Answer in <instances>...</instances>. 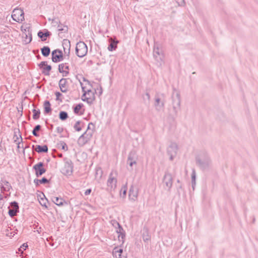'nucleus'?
Returning a JSON list of instances; mask_svg holds the SVG:
<instances>
[{
    "mask_svg": "<svg viewBox=\"0 0 258 258\" xmlns=\"http://www.w3.org/2000/svg\"><path fill=\"white\" fill-rule=\"evenodd\" d=\"M64 64L63 69H65L67 70H69V66L67 65V63H62Z\"/></svg>",
    "mask_w": 258,
    "mask_h": 258,
    "instance_id": "5fc2aeb1",
    "label": "nucleus"
},
{
    "mask_svg": "<svg viewBox=\"0 0 258 258\" xmlns=\"http://www.w3.org/2000/svg\"><path fill=\"white\" fill-rule=\"evenodd\" d=\"M52 23L58 24V22L57 21H56L55 19H53L52 20Z\"/></svg>",
    "mask_w": 258,
    "mask_h": 258,
    "instance_id": "052dcab7",
    "label": "nucleus"
},
{
    "mask_svg": "<svg viewBox=\"0 0 258 258\" xmlns=\"http://www.w3.org/2000/svg\"><path fill=\"white\" fill-rule=\"evenodd\" d=\"M76 54L79 57L85 56L88 52V47L83 41L78 42L76 46Z\"/></svg>",
    "mask_w": 258,
    "mask_h": 258,
    "instance_id": "f03ea898",
    "label": "nucleus"
},
{
    "mask_svg": "<svg viewBox=\"0 0 258 258\" xmlns=\"http://www.w3.org/2000/svg\"><path fill=\"white\" fill-rule=\"evenodd\" d=\"M165 94L157 93L155 96V107L157 111H160L165 105Z\"/></svg>",
    "mask_w": 258,
    "mask_h": 258,
    "instance_id": "39448f33",
    "label": "nucleus"
},
{
    "mask_svg": "<svg viewBox=\"0 0 258 258\" xmlns=\"http://www.w3.org/2000/svg\"><path fill=\"white\" fill-rule=\"evenodd\" d=\"M17 144H18V147H17L18 148H20L21 147V146H20L21 143L19 142Z\"/></svg>",
    "mask_w": 258,
    "mask_h": 258,
    "instance_id": "680f3d73",
    "label": "nucleus"
},
{
    "mask_svg": "<svg viewBox=\"0 0 258 258\" xmlns=\"http://www.w3.org/2000/svg\"><path fill=\"white\" fill-rule=\"evenodd\" d=\"M122 194L123 195V196H125L126 194V189H124L123 191H122Z\"/></svg>",
    "mask_w": 258,
    "mask_h": 258,
    "instance_id": "4d7b16f0",
    "label": "nucleus"
},
{
    "mask_svg": "<svg viewBox=\"0 0 258 258\" xmlns=\"http://www.w3.org/2000/svg\"><path fill=\"white\" fill-rule=\"evenodd\" d=\"M38 36L41 39V41H45L47 39V37H49L51 35V33L47 29L44 31L40 30L37 33Z\"/></svg>",
    "mask_w": 258,
    "mask_h": 258,
    "instance_id": "6ab92c4d",
    "label": "nucleus"
},
{
    "mask_svg": "<svg viewBox=\"0 0 258 258\" xmlns=\"http://www.w3.org/2000/svg\"><path fill=\"white\" fill-rule=\"evenodd\" d=\"M138 190L137 187H134V186L132 185L130 188L129 190V198L130 200L135 201L138 198Z\"/></svg>",
    "mask_w": 258,
    "mask_h": 258,
    "instance_id": "f3484780",
    "label": "nucleus"
},
{
    "mask_svg": "<svg viewBox=\"0 0 258 258\" xmlns=\"http://www.w3.org/2000/svg\"><path fill=\"white\" fill-rule=\"evenodd\" d=\"M55 95L56 97V100H59V97L62 96V94L61 93H60L59 92H56L55 93Z\"/></svg>",
    "mask_w": 258,
    "mask_h": 258,
    "instance_id": "49530a36",
    "label": "nucleus"
},
{
    "mask_svg": "<svg viewBox=\"0 0 258 258\" xmlns=\"http://www.w3.org/2000/svg\"><path fill=\"white\" fill-rule=\"evenodd\" d=\"M41 51L42 55L44 57H47L50 53V49L47 46H43L41 48Z\"/></svg>",
    "mask_w": 258,
    "mask_h": 258,
    "instance_id": "cd10ccee",
    "label": "nucleus"
},
{
    "mask_svg": "<svg viewBox=\"0 0 258 258\" xmlns=\"http://www.w3.org/2000/svg\"><path fill=\"white\" fill-rule=\"evenodd\" d=\"M127 164L131 166V167H132L133 166V165L134 164H137V162L136 161H127Z\"/></svg>",
    "mask_w": 258,
    "mask_h": 258,
    "instance_id": "09e8293b",
    "label": "nucleus"
},
{
    "mask_svg": "<svg viewBox=\"0 0 258 258\" xmlns=\"http://www.w3.org/2000/svg\"><path fill=\"white\" fill-rule=\"evenodd\" d=\"M43 166L44 163L42 162H40L33 166V169L35 170L36 177H40L45 173L46 170Z\"/></svg>",
    "mask_w": 258,
    "mask_h": 258,
    "instance_id": "4468645a",
    "label": "nucleus"
},
{
    "mask_svg": "<svg viewBox=\"0 0 258 258\" xmlns=\"http://www.w3.org/2000/svg\"><path fill=\"white\" fill-rule=\"evenodd\" d=\"M38 67L42 70V73L45 76H49L50 71L52 69L50 65L47 64V61H43L38 64Z\"/></svg>",
    "mask_w": 258,
    "mask_h": 258,
    "instance_id": "2eb2a0df",
    "label": "nucleus"
},
{
    "mask_svg": "<svg viewBox=\"0 0 258 258\" xmlns=\"http://www.w3.org/2000/svg\"><path fill=\"white\" fill-rule=\"evenodd\" d=\"M41 126L39 124L36 125L32 131V134L36 137H39V134L37 132L41 130Z\"/></svg>",
    "mask_w": 258,
    "mask_h": 258,
    "instance_id": "72a5a7b5",
    "label": "nucleus"
},
{
    "mask_svg": "<svg viewBox=\"0 0 258 258\" xmlns=\"http://www.w3.org/2000/svg\"><path fill=\"white\" fill-rule=\"evenodd\" d=\"M12 18L16 22H21L24 20V13L21 9H15L13 10Z\"/></svg>",
    "mask_w": 258,
    "mask_h": 258,
    "instance_id": "6e6552de",
    "label": "nucleus"
},
{
    "mask_svg": "<svg viewBox=\"0 0 258 258\" xmlns=\"http://www.w3.org/2000/svg\"><path fill=\"white\" fill-rule=\"evenodd\" d=\"M8 209V214L9 216L12 218L16 216L17 213L19 212V204L18 202L16 201L11 202Z\"/></svg>",
    "mask_w": 258,
    "mask_h": 258,
    "instance_id": "9d476101",
    "label": "nucleus"
},
{
    "mask_svg": "<svg viewBox=\"0 0 258 258\" xmlns=\"http://www.w3.org/2000/svg\"><path fill=\"white\" fill-rule=\"evenodd\" d=\"M3 199V196L0 194V200H2Z\"/></svg>",
    "mask_w": 258,
    "mask_h": 258,
    "instance_id": "e2e57ef3",
    "label": "nucleus"
},
{
    "mask_svg": "<svg viewBox=\"0 0 258 258\" xmlns=\"http://www.w3.org/2000/svg\"><path fill=\"white\" fill-rule=\"evenodd\" d=\"M112 222L113 226L116 229V230L117 229V228H118L121 226V225L115 220L112 221Z\"/></svg>",
    "mask_w": 258,
    "mask_h": 258,
    "instance_id": "a19ab883",
    "label": "nucleus"
},
{
    "mask_svg": "<svg viewBox=\"0 0 258 258\" xmlns=\"http://www.w3.org/2000/svg\"><path fill=\"white\" fill-rule=\"evenodd\" d=\"M39 180H40V181H39V183H40L41 184H43L49 183V182H50V180L47 179L45 177H42L41 179H39Z\"/></svg>",
    "mask_w": 258,
    "mask_h": 258,
    "instance_id": "58836bf2",
    "label": "nucleus"
},
{
    "mask_svg": "<svg viewBox=\"0 0 258 258\" xmlns=\"http://www.w3.org/2000/svg\"><path fill=\"white\" fill-rule=\"evenodd\" d=\"M137 156L135 151H131L128 156L127 161H136Z\"/></svg>",
    "mask_w": 258,
    "mask_h": 258,
    "instance_id": "2f4dec72",
    "label": "nucleus"
},
{
    "mask_svg": "<svg viewBox=\"0 0 258 258\" xmlns=\"http://www.w3.org/2000/svg\"><path fill=\"white\" fill-rule=\"evenodd\" d=\"M45 123L47 124V127L48 130H52L53 125L52 124H49L47 122V121H45Z\"/></svg>",
    "mask_w": 258,
    "mask_h": 258,
    "instance_id": "c03bdc74",
    "label": "nucleus"
},
{
    "mask_svg": "<svg viewBox=\"0 0 258 258\" xmlns=\"http://www.w3.org/2000/svg\"><path fill=\"white\" fill-rule=\"evenodd\" d=\"M163 183L164 188L168 191H170L173 183V177L172 174L168 171H166L163 178Z\"/></svg>",
    "mask_w": 258,
    "mask_h": 258,
    "instance_id": "423d86ee",
    "label": "nucleus"
},
{
    "mask_svg": "<svg viewBox=\"0 0 258 258\" xmlns=\"http://www.w3.org/2000/svg\"><path fill=\"white\" fill-rule=\"evenodd\" d=\"M35 150L38 153H47L48 149L46 145L43 146L36 145Z\"/></svg>",
    "mask_w": 258,
    "mask_h": 258,
    "instance_id": "5701e85b",
    "label": "nucleus"
},
{
    "mask_svg": "<svg viewBox=\"0 0 258 258\" xmlns=\"http://www.w3.org/2000/svg\"><path fill=\"white\" fill-rule=\"evenodd\" d=\"M32 35L31 34H30V36L29 37V40L28 42H26V43H30L31 41H32Z\"/></svg>",
    "mask_w": 258,
    "mask_h": 258,
    "instance_id": "6e6d98bb",
    "label": "nucleus"
},
{
    "mask_svg": "<svg viewBox=\"0 0 258 258\" xmlns=\"http://www.w3.org/2000/svg\"><path fill=\"white\" fill-rule=\"evenodd\" d=\"M56 131L58 133H61L63 132V129L62 127L58 126L56 128Z\"/></svg>",
    "mask_w": 258,
    "mask_h": 258,
    "instance_id": "603ef678",
    "label": "nucleus"
},
{
    "mask_svg": "<svg viewBox=\"0 0 258 258\" xmlns=\"http://www.w3.org/2000/svg\"><path fill=\"white\" fill-rule=\"evenodd\" d=\"M33 112V119L34 120H37L40 117V111L39 109L36 110L35 109H33L32 110Z\"/></svg>",
    "mask_w": 258,
    "mask_h": 258,
    "instance_id": "473e14b6",
    "label": "nucleus"
},
{
    "mask_svg": "<svg viewBox=\"0 0 258 258\" xmlns=\"http://www.w3.org/2000/svg\"><path fill=\"white\" fill-rule=\"evenodd\" d=\"M144 100L147 99L148 101L150 100V95L148 92H146L144 97Z\"/></svg>",
    "mask_w": 258,
    "mask_h": 258,
    "instance_id": "a18cd8bd",
    "label": "nucleus"
},
{
    "mask_svg": "<svg viewBox=\"0 0 258 258\" xmlns=\"http://www.w3.org/2000/svg\"><path fill=\"white\" fill-rule=\"evenodd\" d=\"M92 136V134H87L86 131L83 134H82L78 139V144L80 147L84 146L87 144L90 140Z\"/></svg>",
    "mask_w": 258,
    "mask_h": 258,
    "instance_id": "f8f14e48",
    "label": "nucleus"
},
{
    "mask_svg": "<svg viewBox=\"0 0 258 258\" xmlns=\"http://www.w3.org/2000/svg\"><path fill=\"white\" fill-rule=\"evenodd\" d=\"M90 125H93V123H92V122H90V123H89L88 124V127H87V130H88L90 128Z\"/></svg>",
    "mask_w": 258,
    "mask_h": 258,
    "instance_id": "bf43d9fd",
    "label": "nucleus"
},
{
    "mask_svg": "<svg viewBox=\"0 0 258 258\" xmlns=\"http://www.w3.org/2000/svg\"><path fill=\"white\" fill-rule=\"evenodd\" d=\"M179 188H181V185H180V186H179V187H177L178 190Z\"/></svg>",
    "mask_w": 258,
    "mask_h": 258,
    "instance_id": "69168bd1",
    "label": "nucleus"
},
{
    "mask_svg": "<svg viewBox=\"0 0 258 258\" xmlns=\"http://www.w3.org/2000/svg\"><path fill=\"white\" fill-rule=\"evenodd\" d=\"M39 179H37V178H36L34 180V182L36 185V186H38L40 184H41L40 183H39Z\"/></svg>",
    "mask_w": 258,
    "mask_h": 258,
    "instance_id": "3c124183",
    "label": "nucleus"
},
{
    "mask_svg": "<svg viewBox=\"0 0 258 258\" xmlns=\"http://www.w3.org/2000/svg\"><path fill=\"white\" fill-rule=\"evenodd\" d=\"M69 117L68 114L66 111H60L59 113V118L62 120H66Z\"/></svg>",
    "mask_w": 258,
    "mask_h": 258,
    "instance_id": "7c9ffc66",
    "label": "nucleus"
},
{
    "mask_svg": "<svg viewBox=\"0 0 258 258\" xmlns=\"http://www.w3.org/2000/svg\"><path fill=\"white\" fill-rule=\"evenodd\" d=\"M60 146L61 147V149L64 151H67L68 150V146L67 144L63 141H61L60 143L59 144Z\"/></svg>",
    "mask_w": 258,
    "mask_h": 258,
    "instance_id": "ea45409f",
    "label": "nucleus"
},
{
    "mask_svg": "<svg viewBox=\"0 0 258 258\" xmlns=\"http://www.w3.org/2000/svg\"><path fill=\"white\" fill-rule=\"evenodd\" d=\"M62 45L63 48V51L65 55L69 56L70 53L71 42L67 39H63L62 42Z\"/></svg>",
    "mask_w": 258,
    "mask_h": 258,
    "instance_id": "a211bd4d",
    "label": "nucleus"
},
{
    "mask_svg": "<svg viewBox=\"0 0 258 258\" xmlns=\"http://www.w3.org/2000/svg\"><path fill=\"white\" fill-rule=\"evenodd\" d=\"M67 79L61 78L58 83V85L60 91L63 93H67L68 91V87L67 86Z\"/></svg>",
    "mask_w": 258,
    "mask_h": 258,
    "instance_id": "aec40b11",
    "label": "nucleus"
},
{
    "mask_svg": "<svg viewBox=\"0 0 258 258\" xmlns=\"http://www.w3.org/2000/svg\"><path fill=\"white\" fill-rule=\"evenodd\" d=\"M64 165L62 169L61 172L66 175H70L73 173L74 164L72 160L68 158H64Z\"/></svg>",
    "mask_w": 258,
    "mask_h": 258,
    "instance_id": "7ed1b4c3",
    "label": "nucleus"
},
{
    "mask_svg": "<svg viewBox=\"0 0 258 258\" xmlns=\"http://www.w3.org/2000/svg\"><path fill=\"white\" fill-rule=\"evenodd\" d=\"M153 56L157 62L158 66H161L163 62L164 54L161 48L158 46H154L153 52Z\"/></svg>",
    "mask_w": 258,
    "mask_h": 258,
    "instance_id": "20e7f679",
    "label": "nucleus"
},
{
    "mask_svg": "<svg viewBox=\"0 0 258 258\" xmlns=\"http://www.w3.org/2000/svg\"><path fill=\"white\" fill-rule=\"evenodd\" d=\"M83 106V104L82 103H79L77 104L76 106L73 107L74 112L76 114H82L83 113H80V111Z\"/></svg>",
    "mask_w": 258,
    "mask_h": 258,
    "instance_id": "c756f323",
    "label": "nucleus"
},
{
    "mask_svg": "<svg viewBox=\"0 0 258 258\" xmlns=\"http://www.w3.org/2000/svg\"><path fill=\"white\" fill-rule=\"evenodd\" d=\"M171 98L173 107V113L172 115L173 117H174L177 116L178 111L180 108V94L175 88L173 90Z\"/></svg>",
    "mask_w": 258,
    "mask_h": 258,
    "instance_id": "f257e3e1",
    "label": "nucleus"
},
{
    "mask_svg": "<svg viewBox=\"0 0 258 258\" xmlns=\"http://www.w3.org/2000/svg\"><path fill=\"white\" fill-rule=\"evenodd\" d=\"M91 188H89V189H87L85 192V196H87V195H89L90 194V193L91 192Z\"/></svg>",
    "mask_w": 258,
    "mask_h": 258,
    "instance_id": "864d4df0",
    "label": "nucleus"
},
{
    "mask_svg": "<svg viewBox=\"0 0 258 258\" xmlns=\"http://www.w3.org/2000/svg\"><path fill=\"white\" fill-rule=\"evenodd\" d=\"M177 145L175 143H171L167 149V152L169 155V159L171 161L173 160L174 157L176 155L177 151Z\"/></svg>",
    "mask_w": 258,
    "mask_h": 258,
    "instance_id": "ddd939ff",
    "label": "nucleus"
},
{
    "mask_svg": "<svg viewBox=\"0 0 258 258\" xmlns=\"http://www.w3.org/2000/svg\"><path fill=\"white\" fill-rule=\"evenodd\" d=\"M191 183L194 187V185L196 183V172L194 170L192 171L191 174Z\"/></svg>",
    "mask_w": 258,
    "mask_h": 258,
    "instance_id": "4c0bfd02",
    "label": "nucleus"
},
{
    "mask_svg": "<svg viewBox=\"0 0 258 258\" xmlns=\"http://www.w3.org/2000/svg\"><path fill=\"white\" fill-rule=\"evenodd\" d=\"M58 22H59V24L57 26L58 30L59 31L63 32H64V33L68 32V26L64 25V26H63V27H62L60 26L61 24H60V21H59Z\"/></svg>",
    "mask_w": 258,
    "mask_h": 258,
    "instance_id": "f704fd0d",
    "label": "nucleus"
},
{
    "mask_svg": "<svg viewBox=\"0 0 258 258\" xmlns=\"http://www.w3.org/2000/svg\"><path fill=\"white\" fill-rule=\"evenodd\" d=\"M102 93V88L100 87V91L99 92V94L101 95Z\"/></svg>",
    "mask_w": 258,
    "mask_h": 258,
    "instance_id": "0e129e2a",
    "label": "nucleus"
},
{
    "mask_svg": "<svg viewBox=\"0 0 258 258\" xmlns=\"http://www.w3.org/2000/svg\"><path fill=\"white\" fill-rule=\"evenodd\" d=\"M3 182L4 183L3 184L4 185V186L5 187H7L9 189H10L11 188H12V186L11 185L10 183L8 181L4 180V181H3Z\"/></svg>",
    "mask_w": 258,
    "mask_h": 258,
    "instance_id": "79ce46f5",
    "label": "nucleus"
},
{
    "mask_svg": "<svg viewBox=\"0 0 258 258\" xmlns=\"http://www.w3.org/2000/svg\"><path fill=\"white\" fill-rule=\"evenodd\" d=\"M82 123V121L78 120L77 121L75 125H74V128L77 132H80L82 130V127L81 126V124Z\"/></svg>",
    "mask_w": 258,
    "mask_h": 258,
    "instance_id": "c9c22d12",
    "label": "nucleus"
},
{
    "mask_svg": "<svg viewBox=\"0 0 258 258\" xmlns=\"http://www.w3.org/2000/svg\"><path fill=\"white\" fill-rule=\"evenodd\" d=\"M196 162L198 166L203 170L207 169L209 168L211 161L208 156H205L202 159L197 158Z\"/></svg>",
    "mask_w": 258,
    "mask_h": 258,
    "instance_id": "0eeeda50",
    "label": "nucleus"
},
{
    "mask_svg": "<svg viewBox=\"0 0 258 258\" xmlns=\"http://www.w3.org/2000/svg\"><path fill=\"white\" fill-rule=\"evenodd\" d=\"M52 201L58 206H62L64 203L67 204V203L63 199L57 197H53L52 198Z\"/></svg>",
    "mask_w": 258,
    "mask_h": 258,
    "instance_id": "b1692460",
    "label": "nucleus"
},
{
    "mask_svg": "<svg viewBox=\"0 0 258 258\" xmlns=\"http://www.w3.org/2000/svg\"><path fill=\"white\" fill-rule=\"evenodd\" d=\"M63 67H64V64L63 63H60L58 65V71L59 73H63V77H67L68 76V75L69 74V72L68 70L67 71H64L63 70Z\"/></svg>",
    "mask_w": 258,
    "mask_h": 258,
    "instance_id": "c85d7f7f",
    "label": "nucleus"
},
{
    "mask_svg": "<svg viewBox=\"0 0 258 258\" xmlns=\"http://www.w3.org/2000/svg\"><path fill=\"white\" fill-rule=\"evenodd\" d=\"M51 56L52 61L55 63L60 62L63 59V52L58 49H55L52 51Z\"/></svg>",
    "mask_w": 258,
    "mask_h": 258,
    "instance_id": "9b49d317",
    "label": "nucleus"
},
{
    "mask_svg": "<svg viewBox=\"0 0 258 258\" xmlns=\"http://www.w3.org/2000/svg\"><path fill=\"white\" fill-rule=\"evenodd\" d=\"M177 182L178 183H179V182H180L179 180H177Z\"/></svg>",
    "mask_w": 258,
    "mask_h": 258,
    "instance_id": "774afa93",
    "label": "nucleus"
},
{
    "mask_svg": "<svg viewBox=\"0 0 258 258\" xmlns=\"http://www.w3.org/2000/svg\"><path fill=\"white\" fill-rule=\"evenodd\" d=\"M82 100L84 101H87V102L88 103V104H92V102L94 100L93 99V98L91 96H90L89 97H86L85 96V98L83 99V98H82Z\"/></svg>",
    "mask_w": 258,
    "mask_h": 258,
    "instance_id": "e433bc0d",
    "label": "nucleus"
},
{
    "mask_svg": "<svg viewBox=\"0 0 258 258\" xmlns=\"http://www.w3.org/2000/svg\"><path fill=\"white\" fill-rule=\"evenodd\" d=\"M123 249L118 247H115L113 250V255L115 258H126L125 256L122 255Z\"/></svg>",
    "mask_w": 258,
    "mask_h": 258,
    "instance_id": "4be33fe9",
    "label": "nucleus"
},
{
    "mask_svg": "<svg viewBox=\"0 0 258 258\" xmlns=\"http://www.w3.org/2000/svg\"><path fill=\"white\" fill-rule=\"evenodd\" d=\"M116 175L117 173L116 171L114 173L112 171L109 174V178L107 180V186L110 190L114 189L116 187Z\"/></svg>",
    "mask_w": 258,
    "mask_h": 258,
    "instance_id": "1a4fd4ad",
    "label": "nucleus"
},
{
    "mask_svg": "<svg viewBox=\"0 0 258 258\" xmlns=\"http://www.w3.org/2000/svg\"><path fill=\"white\" fill-rule=\"evenodd\" d=\"M41 204L42 206L47 208V206L46 203L45 202H43V203H41Z\"/></svg>",
    "mask_w": 258,
    "mask_h": 258,
    "instance_id": "13d9d810",
    "label": "nucleus"
},
{
    "mask_svg": "<svg viewBox=\"0 0 258 258\" xmlns=\"http://www.w3.org/2000/svg\"><path fill=\"white\" fill-rule=\"evenodd\" d=\"M27 37H28L27 35L26 34H25V38L27 39Z\"/></svg>",
    "mask_w": 258,
    "mask_h": 258,
    "instance_id": "338daca9",
    "label": "nucleus"
},
{
    "mask_svg": "<svg viewBox=\"0 0 258 258\" xmlns=\"http://www.w3.org/2000/svg\"><path fill=\"white\" fill-rule=\"evenodd\" d=\"M0 187L3 191H7L10 190V189L7 187H5L2 183H1Z\"/></svg>",
    "mask_w": 258,
    "mask_h": 258,
    "instance_id": "de8ad7c7",
    "label": "nucleus"
},
{
    "mask_svg": "<svg viewBox=\"0 0 258 258\" xmlns=\"http://www.w3.org/2000/svg\"><path fill=\"white\" fill-rule=\"evenodd\" d=\"M116 232L118 234V238L119 241H121L123 243L124 242V238L125 237V232L122 226L117 228L116 230Z\"/></svg>",
    "mask_w": 258,
    "mask_h": 258,
    "instance_id": "412c9836",
    "label": "nucleus"
},
{
    "mask_svg": "<svg viewBox=\"0 0 258 258\" xmlns=\"http://www.w3.org/2000/svg\"><path fill=\"white\" fill-rule=\"evenodd\" d=\"M82 78L83 81L84 82H86V84H88V85H89V86H91V83H90V82L89 80H88L87 79H86V78H85V77H82Z\"/></svg>",
    "mask_w": 258,
    "mask_h": 258,
    "instance_id": "8fccbe9b",
    "label": "nucleus"
},
{
    "mask_svg": "<svg viewBox=\"0 0 258 258\" xmlns=\"http://www.w3.org/2000/svg\"><path fill=\"white\" fill-rule=\"evenodd\" d=\"M28 247V244L27 243H23L19 248V250L20 251H23L26 250V249Z\"/></svg>",
    "mask_w": 258,
    "mask_h": 258,
    "instance_id": "37998d69",
    "label": "nucleus"
},
{
    "mask_svg": "<svg viewBox=\"0 0 258 258\" xmlns=\"http://www.w3.org/2000/svg\"><path fill=\"white\" fill-rule=\"evenodd\" d=\"M118 43L117 41H111L110 42L107 49L110 51H112L113 50H115L117 48V45Z\"/></svg>",
    "mask_w": 258,
    "mask_h": 258,
    "instance_id": "bb28decb",
    "label": "nucleus"
},
{
    "mask_svg": "<svg viewBox=\"0 0 258 258\" xmlns=\"http://www.w3.org/2000/svg\"><path fill=\"white\" fill-rule=\"evenodd\" d=\"M76 79L79 81L80 85L82 87V91L83 92V94L82 95V97H85L87 94L88 95H90V94L92 95V97L93 98V99H95V96H94V93L92 92L91 90L90 89L86 90V87L83 86V84L81 81V80L78 78V76L77 75L76 76Z\"/></svg>",
    "mask_w": 258,
    "mask_h": 258,
    "instance_id": "dca6fc26",
    "label": "nucleus"
},
{
    "mask_svg": "<svg viewBox=\"0 0 258 258\" xmlns=\"http://www.w3.org/2000/svg\"><path fill=\"white\" fill-rule=\"evenodd\" d=\"M143 240L145 242H148L151 239V236L149 235L147 228H144L143 233L142 234Z\"/></svg>",
    "mask_w": 258,
    "mask_h": 258,
    "instance_id": "a878e982",
    "label": "nucleus"
},
{
    "mask_svg": "<svg viewBox=\"0 0 258 258\" xmlns=\"http://www.w3.org/2000/svg\"><path fill=\"white\" fill-rule=\"evenodd\" d=\"M44 113L45 114H49L51 112V104L49 101L46 100L44 102Z\"/></svg>",
    "mask_w": 258,
    "mask_h": 258,
    "instance_id": "393cba45",
    "label": "nucleus"
}]
</instances>
